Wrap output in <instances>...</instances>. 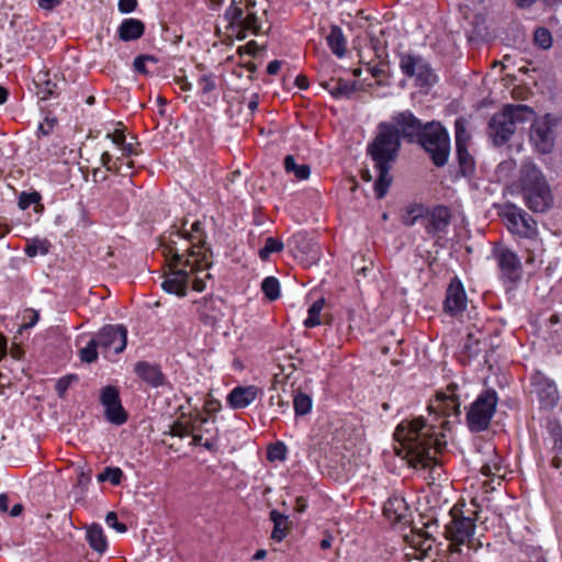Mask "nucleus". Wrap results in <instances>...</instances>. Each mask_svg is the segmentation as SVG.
Returning a JSON list of instances; mask_svg holds the SVG:
<instances>
[{
    "label": "nucleus",
    "instance_id": "f03ea898",
    "mask_svg": "<svg viewBox=\"0 0 562 562\" xmlns=\"http://www.w3.org/2000/svg\"><path fill=\"white\" fill-rule=\"evenodd\" d=\"M394 437L405 451L404 458L413 468L431 467L436 453L441 449V440L434 431V426L426 424L423 418L403 420L396 427Z\"/></svg>",
    "mask_w": 562,
    "mask_h": 562
},
{
    "label": "nucleus",
    "instance_id": "49530a36",
    "mask_svg": "<svg viewBox=\"0 0 562 562\" xmlns=\"http://www.w3.org/2000/svg\"><path fill=\"white\" fill-rule=\"evenodd\" d=\"M533 41L541 48L547 49L552 44V36H551V33L547 29L539 27L535 31Z\"/></svg>",
    "mask_w": 562,
    "mask_h": 562
},
{
    "label": "nucleus",
    "instance_id": "de8ad7c7",
    "mask_svg": "<svg viewBox=\"0 0 562 562\" xmlns=\"http://www.w3.org/2000/svg\"><path fill=\"white\" fill-rule=\"evenodd\" d=\"M267 458L270 461H283L286 458V447L282 442H277L269 447Z\"/></svg>",
    "mask_w": 562,
    "mask_h": 562
},
{
    "label": "nucleus",
    "instance_id": "0eeeda50",
    "mask_svg": "<svg viewBox=\"0 0 562 562\" xmlns=\"http://www.w3.org/2000/svg\"><path fill=\"white\" fill-rule=\"evenodd\" d=\"M418 140L437 167L447 164L450 154V139L448 132L441 124L430 122L424 125Z\"/></svg>",
    "mask_w": 562,
    "mask_h": 562
},
{
    "label": "nucleus",
    "instance_id": "052dcab7",
    "mask_svg": "<svg viewBox=\"0 0 562 562\" xmlns=\"http://www.w3.org/2000/svg\"><path fill=\"white\" fill-rule=\"evenodd\" d=\"M101 162L102 165L108 169V170H112L113 168L115 169H121V166L116 167L115 164L114 165H111L112 162V156L108 153V151H104L102 155H101Z\"/></svg>",
    "mask_w": 562,
    "mask_h": 562
},
{
    "label": "nucleus",
    "instance_id": "cd10ccee",
    "mask_svg": "<svg viewBox=\"0 0 562 562\" xmlns=\"http://www.w3.org/2000/svg\"><path fill=\"white\" fill-rule=\"evenodd\" d=\"M86 538L93 550L100 553L105 551L108 542L101 526L92 525L88 527Z\"/></svg>",
    "mask_w": 562,
    "mask_h": 562
},
{
    "label": "nucleus",
    "instance_id": "37998d69",
    "mask_svg": "<svg viewBox=\"0 0 562 562\" xmlns=\"http://www.w3.org/2000/svg\"><path fill=\"white\" fill-rule=\"evenodd\" d=\"M98 348H99V345H97L95 337L90 339L88 345L80 350L81 360L87 363L94 362L98 358Z\"/></svg>",
    "mask_w": 562,
    "mask_h": 562
},
{
    "label": "nucleus",
    "instance_id": "c9c22d12",
    "mask_svg": "<svg viewBox=\"0 0 562 562\" xmlns=\"http://www.w3.org/2000/svg\"><path fill=\"white\" fill-rule=\"evenodd\" d=\"M261 290L270 301H276L280 296V283L274 277H267L261 283Z\"/></svg>",
    "mask_w": 562,
    "mask_h": 562
},
{
    "label": "nucleus",
    "instance_id": "09e8293b",
    "mask_svg": "<svg viewBox=\"0 0 562 562\" xmlns=\"http://www.w3.org/2000/svg\"><path fill=\"white\" fill-rule=\"evenodd\" d=\"M199 87L203 93H209L216 88L215 77L213 74H204L200 77Z\"/></svg>",
    "mask_w": 562,
    "mask_h": 562
},
{
    "label": "nucleus",
    "instance_id": "e433bc0d",
    "mask_svg": "<svg viewBox=\"0 0 562 562\" xmlns=\"http://www.w3.org/2000/svg\"><path fill=\"white\" fill-rule=\"evenodd\" d=\"M293 405L295 414L304 416L311 412L312 398L302 392H297L294 396Z\"/></svg>",
    "mask_w": 562,
    "mask_h": 562
},
{
    "label": "nucleus",
    "instance_id": "79ce46f5",
    "mask_svg": "<svg viewBox=\"0 0 562 562\" xmlns=\"http://www.w3.org/2000/svg\"><path fill=\"white\" fill-rule=\"evenodd\" d=\"M122 476L123 472L120 468L108 467L98 475V481H110L113 485H119L121 483Z\"/></svg>",
    "mask_w": 562,
    "mask_h": 562
},
{
    "label": "nucleus",
    "instance_id": "e2e57ef3",
    "mask_svg": "<svg viewBox=\"0 0 562 562\" xmlns=\"http://www.w3.org/2000/svg\"><path fill=\"white\" fill-rule=\"evenodd\" d=\"M281 68V61L280 60H272L268 64L267 71L269 75H276Z\"/></svg>",
    "mask_w": 562,
    "mask_h": 562
},
{
    "label": "nucleus",
    "instance_id": "b1692460",
    "mask_svg": "<svg viewBox=\"0 0 562 562\" xmlns=\"http://www.w3.org/2000/svg\"><path fill=\"white\" fill-rule=\"evenodd\" d=\"M135 373L153 387L161 386L166 379L160 369L151 363L139 361L135 364Z\"/></svg>",
    "mask_w": 562,
    "mask_h": 562
},
{
    "label": "nucleus",
    "instance_id": "a211bd4d",
    "mask_svg": "<svg viewBox=\"0 0 562 562\" xmlns=\"http://www.w3.org/2000/svg\"><path fill=\"white\" fill-rule=\"evenodd\" d=\"M200 321L210 327H215L223 318L224 302L218 297H204L195 302Z\"/></svg>",
    "mask_w": 562,
    "mask_h": 562
},
{
    "label": "nucleus",
    "instance_id": "aec40b11",
    "mask_svg": "<svg viewBox=\"0 0 562 562\" xmlns=\"http://www.w3.org/2000/svg\"><path fill=\"white\" fill-rule=\"evenodd\" d=\"M451 213L448 207L438 205L429 211L424 217V226L431 237H441L450 225Z\"/></svg>",
    "mask_w": 562,
    "mask_h": 562
},
{
    "label": "nucleus",
    "instance_id": "2f4dec72",
    "mask_svg": "<svg viewBox=\"0 0 562 562\" xmlns=\"http://www.w3.org/2000/svg\"><path fill=\"white\" fill-rule=\"evenodd\" d=\"M284 168L286 172H292L299 180H305L310 177L311 169L306 164L299 165L291 155L284 158Z\"/></svg>",
    "mask_w": 562,
    "mask_h": 562
},
{
    "label": "nucleus",
    "instance_id": "5701e85b",
    "mask_svg": "<svg viewBox=\"0 0 562 562\" xmlns=\"http://www.w3.org/2000/svg\"><path fill=\"white\" fill-rule=\"evenodd\" d=\"M383 514L390 522H401L408 516V506L403 497L392 496L384 504Z\"/></svg>",
    "mask_w": 562,
    "mask_h": 562
},
{
    "label": "nucleus",
    "instance_id": "a18cd8bd",
    "mask_svg": "<svg viewBox=\"0 0 562 562\" xmlns=\"http://www.w3.org/2000/svg\"><path fill=\"white\" fill-rule=\"evenodd\" d=\"M192 419L189 422H175L170 425L169 434L179 438L191 436Z\"/></svg>",
    "mask_w": 562,
    "mask_h": 562
},
{
    "label": "nucleus",
    "instance_id": "4d7b16f0",
    "mask_svg": "<svg viewBox=\"0 0 562 562\" xmlns=\"http://www.w3.org/2000/svg\"><path fill=\"white\" fill-rule=\"evenodd\" d=\"M63 0H37V4L42 10L53 11L61 4Z\"/></svg>",
    "mask_w": 562,
    "mask_h": 562
},
{
    "label": "nucleus",
    "instance_id": "412c9836",
    "mask_svg": "<svg viewBox=\"0 0 562 562\" xmlns=\"http://www.w3.org/2000/svg\"><path fill=\"white\" fill-rule=\"evenodd\" d=\"M454 390L456 385H449L450 394H438L435 402L429 405V409L446 417H458L460 415V401L454 394Z\"/></svg>",
    "mask_w": 562,
    "mask_h": 562
},
{
    "label": "nucleus",
    "instance_id": "7ed1b4c3",
    "mask_svg": "<svg viewBox=\"0 0 562 562\" xmlns=\"http://www.w3.org/2000/svg\"><path fill=\"white\" fill-rule=\"evenodd\" d=\"M400 147V138L392 124L381 123L379 133L373 143L369 146V153L375 161L378 180L374 183V191L378 199H382L391 186L392 178L389 173V164L396 157Z\"/></svg>",
    "mask_w": 562,
    "mask_h": 562
},
{
    "label": "nucleus",
    "instance_id": "39448f33",
    "mask_svg": "<svg viewBox=\"0 0 562 562\" xmlns=\"http://www.w3.org/2000/svg\"><path fill=\"white\" fill-rule=\"evenodd\" d=\"M503 217L510 233L529 240L530 247H527L529 255L526 262L532 265L544 251L543 243L539 238L537 222L531 215L514 204L505 206Z\"/></svg>",
    "mask_w": 562,
    "mask_h": 562
},
{
    "label": "nucleus",
    "instance_id": "13d9d810",
    "mask_svg": "<svg viewBox=\"0 0 562 562\" xmlns=\"http://www.w3.org/2000/svg\"><path fill=\"white\" fill-rule=\"evenodd\" d=\"M25 319H27L25 322V324L22 326L23 328H31L33 327L37 321H38V314L37 312L33 311V310H29L25 312Z\"/></svg>",
    "mask_w": 562,
    "mask_h": 562
},
{
    "label": "nucleus",
    "instance_id": "6ab92c4d",
    "mask_svg": "<svg viewBox=\"0 0 562 562\" xmlns=\"http://www.w3.org/2000/svg\"><path fill=\"white\" fill-rule=\"evenodd\" d=\"M392 125L396 132V135H402L408 142H414L422 134L424 125L422 122L414 116L409 111L401 112L393 116Z\"/></svg>",
    "mask_w": 562,
    "mask_h": 562
},
{
    "label": "nucleus",
    "instance_id": "9b49d317",
    "mask_svg": "<svg viewBox=\"0 0 562 562\" xmlns=\"http://www.w3.org/2000/svg\"><path fill=\"white\" fill-rule=\"evenodd\" d=\"M475 524L470 517L452 514V520L446 526V537L450 541L451 552L462 553V547L470 551L475 546Z\"/></svg>",
    "mask_w": 562,
    "mask_h": 562
},
{
    "label": "nucleus",
    "instance_id": "58836bf2",
    "mask_svg": "<svg viewBox=\"0 0 562 562\" xmlns=\"http://www.w3.org/2000/svg\"><path fill=\"white\" fill-rule=\"evenodd\" d=\"M538 396L540 401L549 407H552L557 404L559 400V394L555 385L548 384L544 389L538 390Z\"/></svg>",
    "mask_w": 562,
    "mask_h": 562
},
{
    "label": "nucleus",
    "instance_id": "ddd939ff",
    "mask_svg": "<svg viewBox=\"0 0 562 562\" xmlns=\"http://www.w3.org/2000/svg\"><path fill=\"white\" fill-rule=\"evenodd\" d=\"M400 68L407 77L415 78L418 86H428L436 80L429 64L422 56L402 53Z\"/></svg>",
    "mask_w": 562,
    "mask_h": 562
},
{
    "label": "nucleus",
    "instance_id": "423d86ee",
    "mask_svg": "<svg viewBox=\"0 0 562 562\" xmlns=\"http://www.w3.org/2000/svg\"><path fill=\"white\" fill-rule=\"evenodd\" d=\"M520 186L526 205L532 212H546L553 202L551 190L540 171L532 162L524 164L520 170Z\"/></svg>",
    "mask_w": 562,
    "mask_h": 562
},
{
    "label": "nucleus",
    "instance_id": "338daca9",
    "mask_svg": "<svg viewBox=\"0 0 562 562\" xmlns=\"http://www.w3.org/2000/svg\"><path fill=\"white\" fill-rule=\"evenodd\" d=\"M295 82L300 89H306L308 86L307 78L304 76H297Z\"/></svg>",
    "mask_w": 562,
    "mask_h": 562
},
{
    "label": "nucleus",
    "instance_id": "6e6552de",
    "mask_svg": "<svg viewBox=\"0 0 562 562\" xmlns=\"http://www.w3.org/2000/svg\"><path fill=\"white\" fill-rule=\"evenodd\" d=\"M559 124L560 117L550 113L532 120L529 142L538 154L546 155L553 150Z\"/></svg>",
    "mask_w": 562,
    "mask_h": 562
},
{
    "label": "nucleus",
    "instance_id": "20e7f679",
    "mask_svg": "<svg viewBox=\"0 0 562 562\" xmlns=\"http://www.w3.org/2000/svg\"><path fill=\"white\" fill-rule=\"evenodd\" d=\"M533 117V109L526 104H506L491 117L487 131L488 137L494 146L499 147L513 137L519 124H524Z\"/></svg>",
    "mask_w": 562,
    "mask_h": 562
},
{
    "label": "nucleus",
    "instance_id": "0e129e2a",
    "mask_svg": "<svg viewBox=\"0 0 562 562\" xmlns=\"http://www.w3.org/2000/svg\"><path fill=\"white\" fill-rule=\"evenodd\" d=\"M120 147H121V150L123 151V155L130 156V155L135 154V148L132 143L124 142V144H122Z\"/></svg>",
    "mask_w": 562,
    "mask_h": 562
},
{
    "label": "nucleus",
    "instance_id": "603ef678",
    "mask_svg": "<svg viewBox=\"0 0 562 562\" xmlns=\"http://www.w3.org/2000/svg\"><path fill=\"white\" fill-rule=\"evenodd\" d=\"M105 522L109 527L115 529L117 532L121 533L125 532L127 529L124 524L119 521L117 516L114 512L108 513L105 517Z\"/></svg>",
    "mask_w": 562,
    "mask_h": 562
},
{
    "label": "nucleus",
    "instance_id": "f3484780",
    "mask_svg": "<svg viewBox=\"0 0 562 562\" xmlns=\"http://www.w3.org/2000/svg\"><path fill=\"white\" fill-rule=\"evenodd\" d=\"M494 257L496 258L498 267L505 278L510 281L519 279L521 262L516 252L506 246L498 245L494 248Z\"/></svg>",
    "mask_w": 562,
    "mask_h": 562
},
{
    "label": "nucleus",
    "instance_id": "2eb2a0df",
    "mask_svg": "<svg viewBox=\"0 0 562 562\" xmlns=\"http://www.w3.org/2000/svg\"><path fill=\"white\" fill-rule=\"evenodd\" d=\"M100 401L104 406V414L109 422L115 425H122L126 422L127 415L121 404L119 390L116 387L112 385L103 387Z\"/></svg>",
    "mask_w": 562,
    "mask_h": 562
},
{
    "label": "nucleus",
    "instance_id": "dca6fc26",
    "mask_svg": "<svg viewBox=\"0 0 562 562\" xmlns=\"http://www.w3.org/2000/svg\"><path fill=\"white\" fill-rule=\"evenodd\" d=\"M468 305V297L463 284L458 278H453L446 291L443 310L451 316L461 315Z\"/></svg>",
    "mask_w": 562,
    "mask_h": 562
},
{
    "label": "nucleus",
    "instance_id": "69168bd1",
    "mask_svg": "<svg viewBox=\"0 0 562 562\" xmlns=\"http://www.w3.org/2000/svg\"><path fill=\"white\" fill-rule=\"evenodd\" d=\"M9 508V499L5 494H0V513H7Z\"/></svg>",
    "mask_w": 562,
    "mask_h": 562
},
{
    "label": "nucleus",
    "instance_id": "c756f323",
    "mask_svg": "<svg viewBox=\"0 0 562 562\" xmlns=\"http://www.w3.org/2000/svg\"><path fill=\"white\" fill-rule=\"evenodd\" d=\"M456 130V148L469 147L471 142V133L468 128V121L459 117L454 122Z\"/></svg>",
    "mask_w": 562,
    "mask_h": 562
},
{
    "label": "nucleus",
    "instance_id": "bf43d9fd",
    "mask_svg": "<svg viewBox=\"0 0 562 562\" xmlns=\"http://www.w3.org/2000/svg\"><path fill=\"white\" fill-rule=\"evenodd\" d=\"M108 138H111L112 142L117 145L119 147L124 144L125 142V135L122 131L120 130H116L114 133L112 134H108L106 135Z\"/></svg>",
    "mask_w": 562,
    "mask_h": 562
},
{
    "label": "nucleus",
    "instance_id": "1a4fd4ad",
    "mask_svg": "<svg viewBox=\"0 0 562 562\" xmlns=\"http://www.w3.org/2000/svg\"><path fill=\"white\" fill-rule=\"evenodd\" d=\"M497 393L486 390L470 405L467 413V423L472 432H480L490 426L497 405Z\"/></svg>",
    "mask_w": 562,
    "mask_h": 562
},
{
    "label": "nucleus",
    "instance_id": "864d4df0",
    "mask_svg": "<svg viewBox=\"0 0 562 562\" xmlns=\"http://www.w3.org/2000/svg\"><path fill=\"white\" fill-rule=\"evenodd\" d=\"M147 61H155V58L151 57V56H145V55L136 57L135 60H134L135 69L138 72L147 74L148 71H147L146 66H145V64Z\"/></svg>",
    "mask_w": 562,
    "mask_h": 562
},
{
    "label": "nucleus",
    "instance_id": "f704fd0d",
    "mask_svg": "<svg viewBox=\"0 0 562 562\" xmlns=\"http://www.w3.org/2000/svg\"><path fill=\"white\" fill-rule=\"evenodd\" d=\"M351 265L357 277L367 278L369 273L373 270L372 258H367L363 255L355 256Z\"/></svg>",
    "mask_w": 562,
    "mask_h": 562
},
{
    "label": "nucleus",
    "instance_id": "7c9ffc66",
    "mask_svg": "<svg viewBox=\"0 0 562 562\" xmlns=\"http://www.w3.org/2000/svg\"><path fill=\"white\" fill-rule=\"evenodd\" d=\"M35 82L38 87V94H41V98L43 100H46L56 93L57 83L53 82L48 78L47 72H38L36 76Z\"/></svg>",
    "mask_w": 562,
    "mask_h": 562
},
{
    "label": "nucleus",
    "instance_id": "72a5a7b5",
    "mask_svg": "<svg viewBox=\"0 0 562 562\" xmlns=\"http://www.w3.org/2000/svg\"><path fill=\"white\" fill-rule=\"evenodd\" d=\"M325 306V299H319L315 301L312 306L307 311V318L304 321V326L307 328H313L315 326L321 325V313Z\"/></svg>",
    "mask_w": 562,
    "mask_h": 562
},
{
    "label": "nucleus",
    "instance_id": "ea45409f",
    "mask_svg": "<svg viewBox=\"0 0 562 562\" xmlns=\"http://www.w3.org/2000/svg\"><path fill=\"white\" fill-rule=\"evenodd\" d=\"M283 249V243L277 238L268 237L265 241V246L259 250V257L262 260H267L273 252H279Z\"/></svg>",
    "mask_w": 562,
    "mask_h": 562
},
{
    "label": "nucleus",
    "instance_id": "c03bdc74",
    "mask_svg": "<svg viewBox=\"0 0 562 562\" xmlns=\"http://www.w3.org/2000/svg\"><path fill=\"white\" fill-rule=\"evenodd\" d=\"M457 155H458L459 164H460L462 171L464 173L472 171L474 161L468 150V147L457 148Z\"/></svg>",
    "mask_w": 562,
    "mask_h": 562
},
{
    "label": "nucleus",
    "instance_id": "bb28decb",
    "mask_svg": "<svg viewBox=\"0 0 562 562\" xmlns=\"http://www.w3.org/2000/svg\"><path fill=\"white\" fill-rule=\"evenodd\" d=\"M324 87L334 95L335 98L346 97L349 98L356 91V83L349 82L344 79L334 80L330 79L324 83Z\"/></svg>",
    "mask_w": 562,
    "mask_h": 562
},
{
    "label": "nucleus",
    "instance_id": "a878e982",
    "mask_svg": "<svg viewBox=\"0 0 562 562\" xmlns=\"http://www.w3.org/2000/svg\"><path fill=\"white\" fill-rule=\"evenodd\" d=\"M270 519L273 522V530L271 532V538L274 541H282L290 530L291 521L288 516L279 513L273 509L270 512Z\"/></svg>",
    "mask_w": 562,
    "mask_h": 562
},
{
    "label": "nucleus",
    "instance_id": "6e6d98bb",
    "mask_svg": "<svg viewBox=\"0 0 562 562\" xmlns=\"http://www.w3.org/2000/svg\"><path fill=\"white\" fill-rule=\"evenodd\" d=\"M137 0H119V10L123 13H130L136 9Z\"/></svg>",
    "mask_w": 562,
    "mask_h": 562
},
{
    "label": "nucleus",
    "instance_id": "a19ab883",
    "mask_svg": "<svg viewBox=\"0 0 562 562\" xmlns=\"http://www.w3.org/2000/svg\"><path fill=\"white\" fill-rule=\"evenodd\" d=\"M424 216V207L420 204L409 205L403 214V224L413 226L419 217Z\"/></svg>",
    "mask_w": 562,
    "mask_h": 562
},
{
    "label": "nucleus",
    "instance_id": "9d476101",
    "mask_svg": "<svg viewBox=\"0 0 562 562\" xmlns=\"http://www.w3.org/2000/svg\"><path fill=\"white\" fill-rule=\"evenodd\" d=\"M227 21V29L237 40H244L248 33L258 35L261 25L255 11L245 12L240 2L232 1L224 13Z\"/></svg>",
    "mask_w": 562,
    "mask_h": 562
},
{
    "label": "nucleus",
    "instance_id": "4468645a",
    "mask_svg": "<svg viewBox=\"0 0 562 562\" xmlns=\"http://www.w3.org/2000/svg\"><path fill=\"white\" fill-rule=\"evenodd\" d=\"M192 445L203 446L209 451L216 449L217 429L215 422L203 416L192 418L191 425Z\"/></svg>",
    "mask_w": 562,
    "mask_h": 562
},
{
    "label": "nucleus",
    "instance_id": "393cba45",
    "mask_svg": "<svg viewBox=\"0 0 562 562\" xmlns=\"http://www.w3.org/2000/svg\"><path fill=\"white\" fill-rule=\"evenodd\" d=\"M145 25L137 19H125L119 26V36L124 42L135 41L143 36Z\"/></svg>",
    "mask_w": 562,
    "mask_h": 562
},
{
    "label": "nucleus",
    "instance_id": "473e14b6",
    "mask_svg": "<svg viewBox=\"0 0 562 562\" xmlns=\"http://www.w3.org/2000/svg\"><path fill=\"white\" fill-rule=\"evenodd\" d=\"M481 472L485 476L497 477L498 484H501V481L505 474L501 458L498 456H494L482 467Z\"/></svg>",
    "mask_w": 562,
    "mask_h": 562
},
{
    "label": "nucleus",
    "instance_id": "3c124183",
    "mask_svg": "<svg viewBox=\"0 0 562 562\" xmlns=\"http://www.w3.org/2000/svg\"><path fill=\"white\" fill-rule=\"evenodd\" d=\"M77 380L76 375H66L60 378L56 383V391L60 397L65 395L68 387Z\"/></svg>",
    "mask_w": 562,
    "mask_h": 562
},
{
    "label": "nucleus",
    "instance_id": "5fc2aeb1",
    "mask_svg": "<svg viewBox=\"0 0 562 562\" xmlns=\"http://www.w3.org/2000/svg\"><path fill=\"white\" fill-rule=\"evenodd\" d=\"M260 49L259 45L255 41L248 42L246 45L238 47V53L241 54H248V55H256L257 52Z\"/></svg>",
    "mask_w": 562,
    "mask_h": 562
},
{
    "label": "nucleus",
    "instance_id": "f257e3e1",
    "mask_svg": "<svg viewBox=\"0 0 562 562\" xmlns=\"http://www.w3.org/2000/svg\"><path fill=\"white\" fill-rule=\"evenodd\" d=\"M162 254L169 267L161 283L166 292L184 296L190 285L198 292L206 288L212 262L203 243L200 222L192 224L191 232L170 233L169 240L162 245Z\"/></svg>",
    "mask_w": 562,
    "mask_h": 562
},
{
    "label": "nucleus",
    "instance_id": "4c0bfd02",
    "mask_svg": "<svg viewBox=\"0 0 562 562\" xmlns=\"http://www.w3.org/2000/svg\"><path fill=\"white\" fill-rule=\"evenodd\" d=\"M49 241L47 239H33L25 248V254L29 257H35L37 255H46L49 250Z\"/></svg>",
    "mask_w": 562,
    "mask_h": 562
},
{
    "label": "nucleus",
    "instance_id": "774afa93",
    "mask_svg": "<svg viewBox=\"0 0 562 562\" xmlns=\"http://www.w3.org/2000/svg\"><path fill=\"white\" fill-rule=\"evenodd\" d=\"M90 481V475L89 474H86L83 471L79 474L78 476V483L80 485H83L86 486Z\"/></svg>",
    "mask_w": 562,
    "mask_h": 562
},
{
    "label": "nucleus",
    "instance_id": "4be33fe9",
    "mask_svg": "<svg viewBox=\"0 0 562 562\" xmlns=\"http://www.w3.org/2000/svg\"><path fill=\"white\" fill-rule=\"evenodd\" d=\"M261 394V389L256 385L236 386L228 394L227 401L232 408L240 409L249 406Z\"/></svg>",
    "mask_w": 562,
    "mask_h": 562
},
{
    "label": "nucleus",
    "instance_id": "8fccbe9b",
    "mask_svg": "<svg viewBox=\"0 0 562 562\" xmlns=\"http://www.w3.org/2000/svg\"><path fill=\"white\" fill-rule=\"evenodd\" d=\"M41 200V195L37 192L33 193H21L19 196V207L21 210L29 209L32 204L38 203Z\"/></svg>",
    "mask_w": 562,
    "mask_h": 562
},
{
    "label": "nucleus",
    "instance_id": "c85d7f7f",
    "mask_svg": "<svg viewBox=\"0 0 562 562\" xmlns=\"http://www.w3.org/2000/svg\"><path fill=\"white\" fill-rule=\"evenodd\" d=\"M327 44L331 52L339 58L346 53V38L338 26H333L326 37Z\"/></svg>",
    "mask_w": 562,
    "mask_h": 562
},
{
    "label": "nucleus",
    "instance_id": "f8f14e48",
    "mask_svg": "<svg viewBox=\"0 0 562 562\" xmlns=\"http://www.w3.org/2000/svg\"><path fill=\"white\" fill-rule=\"evenodd\" d=\"M97 345L105 358L121 353L127 342V329L123 325L104 326L95 336Z\"/></svg>",
    "mask_w": 562,
    "mask_h": 562
},
{
    "label": "nucleus",
    "instance_id": "680f3d73",
    "mask_svg": "<svg viewBox=\"0 0 562 562\" xmlns=\"http://www.w3.org/2000/svg\"><path fill=\"white\" fill-rule=\"evenodd\" d=\"M175 81L183 91H190L192 89V83L184 76H177Z\"/></svg>",
    "mask_w": 562,
    "mask_h": 562
}]
</instances>
